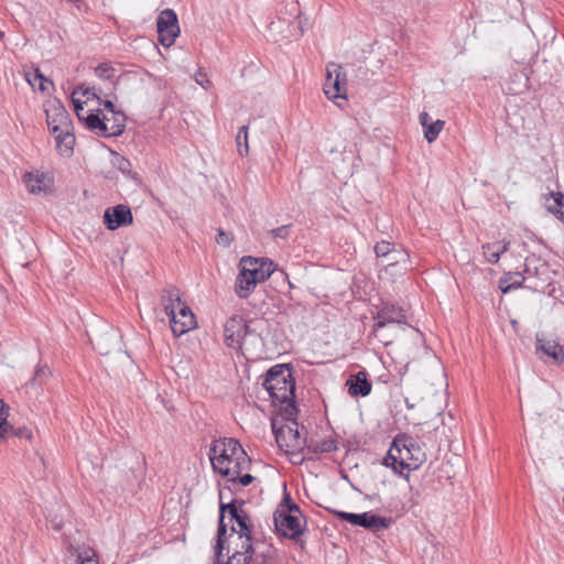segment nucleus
I'll return each mask as SVG.
<instances>
[{
	"instance_id": "26",
	"label": "nucleus",
	"mask_w": 564,
	"mask_h": 564,
	"mask_svg": "<svg viewBox=\"0 0 564 564\" xmlns=\"http://www.w3.org/2000/svg\"><path fill=\"white\" fill-rule=\"evenodd\" d=\"M536 350L542 351L544 355L551 357L557 365L564 361L563 348L554 340H546L538 337Z\"/></svg>"
},
{
	"instance_id": "9",
	"label": "nucleus",
	"mask_w": 564,
	"mask_h": 564,
	"mask_svg": "<svg viewBox=\"0 0 564 564\" xmlns=\"http://www.w3.org/2000/svg\"><path fill=\"white\" fill-rule=\"evenodd\" d=\"M159 41L163 46H171L180 34L177 15L174 10L165 9L160 12L156 20Z\"/></svg>"
},
{
	"instance_id": "10",
	"label": "nucleus",
	"mask_w": 564,
	"mask_h": 564,
	"mask_svg": "<svg viewBox=\"0 0 564 564\" xmlns=\"http://www.w3.org/2000/svg\"><path fill=\"white\" fill-rule=\"evenodd\" d=\"M335 514L339 519L352 525L362 527L370 531L387 529L391 523L390 519L371 512L351 513L346 511H336Z\"/></svg>"
},
{
	"instance_id": "35",
	"label": "nucleus",
	"mask_w": 564,
	"mask_h": 564,
	"mask_svg": "<svg viewBox=\"0 0 564 564\" xmlns=\"http://www.w3.org/2000/svg\"><path fill=\"white\" fill-rule=\"evenodd\" d=\"M95 74L102 80H111L116 76V68L111 63H101L95 68Z\"/></svg>"
},
{
	"instance_id": "5",
	"label": "nucleus",
	"mask_w": 564,
	"mask_h": 564,
	"mask_svg": "<svg viewBox=\"0 0 564 564\" xmlns=\"http://www.w3.org/2000/svg\"><path fill=\"white\" fill-rule=\"evenodd\" d=\"M273 402L285 403L293 399L295 383L291 370L284 365L271 367L262 382Z\"/></svg>"
},
{
	"instance_id": "43",
	"label": "nucleus",
	"mask_w": 564,
	"mask_h": 564,
	"mask_svg": "<svg viewBox=\"0 0 564 564\" xmlns=\"http://www.w3.org/2000/svg\"><path fill=\"white\" fill-rule=\"evenodd\" d=\"M195 82L200 85L204 89H209L212 82L207 78V75L202 70H198L195 75Z\"/></svg>"
},
{
	"instance_id": "46",
	"label": "nucleus",
	"mask_w": 564,
	"mask_h": 564,
	"mask_svg": "<svg viewBox=\"0 0 564 564\" xmlns=\"http://www.w3.org/2000/svg\"><path fill=\"white\" fill-rule=\"evenodd\" d=\"M272 235L275 238H285L289 235V227L281 226L272 230Z\"/></svg>"
},
{
	"instance_id": "25",
	"label": "nucleus",
	"mask_w": 564,
	"mask_h": 564,
	"mask_svg": "<svg viewBox=\"0 0 564 564\" xmlns=\"http://www.w3.org/2000/svg\"><path fill=\"white\" fill-rule=\"evenodd\" d=\"M258 283L246 274V270H239L235 280L234 290L239 299H248L254 291Z\"/></svg>"
},
{
	"instance_id": "40",
	"label": "nucleus",
	"mask_w": 564,
	"mask_h": 564,
	"mask_svg": "<svg viewBox=\"0 0 564 564\" xmlns=\"http://www.w3.org/2000/svg\"><path fill=\"white\" fill-rule=\"evenodd\" d=\"M26 77V80L28 83L32 86V87H35L36 83H39V80H42V82H47V78L44 77V75L40 72L39 68L34 69V72H30L25 75Z\"/></svg>"
},
{
	"instance_id": "37",
	"label": "nucleus",
	"mask_w": 564,
	"mask_h": 564,
	"mask_svg": "<svg viewBox=\"0 0 564 564\" xmlns=\"http://www.w3.org/2000/svg\"><path fill=\"white\" fill-rule=\"evenodd\" d=\"M50 376V369L46 366H40L36 368L33 378L31 379L32 384H42Z\"/></svg>"
},
{
	"instance_id": "39",
	"label": "nucleus",
	"mask_w": 564,
	"mask_h": 564,
	"mask_svg": "<svg viewBox=\"0 0 564 564\" xmlns=\"http://www.w3.org/2000/svg\"><path fill=\"white\" fill-rule=\"evenodd\" d=\"M76 90H82V95L87 97V99H97L98 104H101V98L99 96L100 89H96V87L80 86Z\"/></svg>"
},
{
	"instance_id": "29",
	"label": "nucleus",
	"mask_w": 564,
	"mask_h": 564,
	"mask_svg": "<svg viewBox=\"0 0 564 564\" xmlns=\"http://www.w3.org/2000/svg\"><path fill=\"white\" fill-rule=\"evenodd\" d=\"M550 197H545V206L557 219L564 221V194L562 192L549 193Z\"/></svg>"
},
{
	"instance_id": "31",
	"label": "nucleus",
	"mask_w": 564,
	"mask_h": 564,
	"mask_svg": "<svg viewBox=\"0 0 564 564\" xmlns=\"http://www.w3.org/2000/svg\"><path fill=\"white\" fill-rule=\"evenodd\" d=\"M8 416L9 406L0 399V444L10 437V432H13V425L8 421Z\"/></svg>"
},
{
	"instance_id": "2",
	"label": "nucleus",
	"mask_w": 564,
	"mask_h": 564,
	"mask_svg": "<svg viewBox=\"0 0 564 564\" xmlns=\"http://www.w3.org/2000/svg\"><path fill=\"white\" fill-rule=\"evenodd\" d=\"M426 460L425 451L414 441L412 436L399 434L394 437L387 456L384 465L391 467L394 473L403 476V470H415ZM409 480V474L404 475Z\"/></svg>"
},
{
	"instance_id": "8",
	"label": "nucleus",
	"mask_w": 564,
	"mask_h": 564,
	"mask_svg": "<svg viewBox=\"0 0 564 564\" xmlns=\"http://www.w3.org/2000/svg\"><path fill=\"white\" fill-rule=\"evenodd\" d=\"M275 441L286 453L303 451L306 438L299 431L296 421H291L278 430H274Z\"/></svg>"
},
{
	"instance_id": "42",
	"label": "nucleus",
	"mask_w": 564,
	"mask_h": 564,
	"mask_svg": "<svg viewBox=\"0 0 564 564\" xmlns=\"http://www.w3.org/2000/svg\"><path fill=\"white\" fill-rule=\"evenodd\" d=\"M10 436H17L19 438L31 440L32 438V432H31V430H29L25 426L18 427V429L13 427V432H10Z\"/></svg>"
},
{
	"instance_id": "12",
	"label": "nucleus",
	"mask_w": 564,
	"mask_h": 564,
	"mask_svg": "<svg viewBox=\"0 0 564 564\" xmlns=\"http://www.w3.org/2000/svg\"><path fill=\"white\" fill-rule=\"evenodd\" d=\"M248 335L249 326L240 316H232L227 319L224 326L225 343L234 349H241Z\"/></svg>"
},
{
	"instance_id": "20",
	"label": "nucleus",
	"mask_w": 564,
	"mask_h": 564,
	"mask_svg": "<svg viewBox=\"0 0 564 564\" xmlns=\"http://www.w3.org/2000/svg\"><path fill=\"white\" fill-rule=\"evenodd\" d=\"M236 547L231 556L228 557L226 564H248L253 556V546L251 538H245L235 542Z\"/></svg>"
},
{
	"instance_id": "52",
	"label": "nucleus",
	"mask_w": 564,
	"mask_h": 564,
	"mask_svg": "<svg viewBox=\"0 0 564 564\" xmlns=\"http://www.w3.org/2000/svg\"><path fill=\"white\" fill-rule=\"evenodd\" d=\"M291 4L294 7V10H295L297 7V2L291 1Z\"/></svg>"
},
{
	"instance_id": "16",
	"label": "nucleus",
	"mask_w": 564,
	"mask_h": 564,
	"mask_svg": "<svg viewBox=\"0 0 564 564\" xmlns=\"http://www.w3.org/2000/svg\"><path fill=\"white\" fill-rule=\"evenodd\" d=\"M66 564H99L96 551L86 545L69 544L65 553Z\"/></svg>"
},
{
	"instance_id": "23",
	"label": "nucleus",
	"mask_w": 564,
	"mask_h": 564,
	"mask_svg": "<svg viewBox=\"0 0 564 564\" xmlns=\"http://www.w3.org/2000/svg\"><path fill=\"white\" fill-rule=\"evenodd\" d=\"M419 119L424 130V138L429 143L434 142L438 138L441 131L443 130L445 122L440 119L436 121H432L427 112L420 113Z\"/></svg>"
},
{
	"instance_id": "44",
	"label": "nucleus",
	"mask_w": 564,
	"mask_h": 564,
	"mask_svg": "<svg viewBox=\"0 0 564 564\" xmlns=\"http://www.w3.org/2000/svg\"><path fill=\"white\" fill-rule=\"evenodd\" d=\"M514 275L519 279H516V281L512 284H510L506 288L500 286V289L503 293H507L508 291H510L513 288H520L523 284L525 276L522 273H516Z\"/></svg>"
},
{
	"instance_id": "41",
	"label": "nucleus",
	"mask_w": 564,
	"mask_h": 564,
	"mask_svg": "<svg viewBox=\"0 0 564 564\" xmlns=\"http://www.w3.org/2000/svg\"><path fill=\"white\" fill-rule=\"evenodd\" d=\"M113 164L120 170L122 173H129L131 169V163L126 158L117 154L115 156Z\"/></svg>"
},
{
	"instance_id": "51",
	"label": "nucleus",
	"mask_w": 564,
	"mask_h": 564,
	"mask_svg": "<svg viewBox=\"0 0 564 564\" xmlns=\"http://www.w3.org/2000/svg\"><path fill=\"white\" fill-rule=\"evenodd\" d=\"M47 85L53 86V82H52V80H48V79H47V82L39 80V89H40L41 91H46V90H47Z\"/></svg>"
},
{
	"instance_id": "34",
	"label": "nucleus",
	"mask_w": 564,
	"mask_h": 564,
	"mask_svg": "<svg viewBox=\"0 0 564 564\" xmlns=\"http://www.w3.org/2000/svg\"><path fill=\"white\" fill-rule=\"evenodd\" d=\"M238 153L240 156H247L249 153V144H248V127L242 126L238 134L236 137Z\"/></svg>"
},
{
	"instance_id": "28",
	"label": "nucleus",
	"mask_w": 564,
	"mask_h": 564,
	"mask_svg": "<svg viewBox=\"0 0 564 564\" xmlns=\"http://www.w3.org/2000/svg\"><path fill=\"white\" fill-rule=\"evenodd\" d=\"M404 328H390L388 325L373 324L372 335L384 346L391 345Z\"/></svg>"
},
{
	"instance_id": "24",
	"label": "nucleus",
	"mask_w": 564,
	"mask_h": 564,
	"mask_svg": "<svg viewBox=\"0 0 564 564\" xmlns=\"http://www.w3.org/2000/svg\"><path fill=\"white\" fill-rule=\"evenodd\" d=\"M72 130L73 127L53 133L55 137L56 149L63 156H70L73 154L75 135Z\"/></svg>"
},
{
	"instance_id": "27",
	"label": "nucleus",
	"mask_w": 564,
	"mask_h": 564,
	"mask_svg": "<svg viewBox=\"0 0 564 564\" xmlns=\"http://www.w3.org/2000/svg\"><path fill=\"white\" fill-rule=\"evenodd\" d=\"M509 241H496L482 245V253L489 263H497L502 253L509 249Z\"/></svg>"
},
{
	"instance_id": "13",
	"label": "nucleus",
	"mask_w": 564,
	"mask_h": 564,
	"mask_svg": "<svg viewBox=\"0 0 564 564\" xmlns=\"http://www.w3.org/2000/svg\"><path fill=\"white\" fill-rule=\"evenodd\" d=\"M373 324L388 325L390 328H404L406 316L402 307L383 303L373 316Z\"/></svg>"
},
{
	"instance_id": "14",
	"label": "nucleus",
	"mask_w": 564,
	"mask_h": 564,
	"mask_svg": "<svg viewBox=\"0 0 564 564\" xmlns=\"http://www.w3.org/2000/svg\"><path fill=\"white\" fill-rule=\"evenodd\" d=\"M132 221L131 209L122 204L108 207L104 213V224L108 230H116L121 226L132 224Z\"/></svg>"
},
{
	"instance_id": "19",
	"label": "nucleus",
	"mask_w": 564,
	"mask_h": 564,
	"mask_svg": "<svg viewBox=\"0 0 564 564\" xmlns=\"http://www.w3.org/2000/svg\"><path fill=\"white\" fill-rule=\"evenodd\" d=\"M23 181L29 192L33 194H46L52 187L51 177L44 173H25Z\"/></svg>"
},
{
	"instance_id": "7",
	"label": "nucleus",
	"mask_w": 564,
	"mask_h": 564,
	"mask_svg": "<svg viewBox=\"0 0 564 564\" xmlns=\"http://www.w3.org/2000/svg\"><path fill=\"white\" fill-rule=\"evenodd\" d=\"M323 90L325 96L330 100L347 98V77L340 64H327Z\"/></svg>"
},
{
	"instance_id": "3",
	"label": "nucleus",
	"mask_w": 564,
	"mask_h": 564,
	"mask_svg": "<svg viewBox=\"0 0 564 564\" xmlns=\"http://www.w3.org/2000/svg\"><path fill=\"white\" fill-rule=\"evenodd\" d=\"M161 301L170 318L172 333L176 337L186 334L196 326L195 315L182 301L178 289L174 286L165 289L161 295Z\"/></svg>"
},
{
	"instance_id": "32",
	"label": "nucleus",
	"mask_w": 564,
	"mask_h": 564,
	"mask_svg": "<svg viewBox=\"0 0 564 564\" xmlns=\"http://www.w3.org/2000/svg\"><path fill=\"white\" fill-rule=\"evenodd\" d=\"M102 117H104V120L108 123L107 128L108 127L111 128L112 126H115L117 123L119 126L118 128L121 129L118 133L116 132V134H111V137H119L123 133V131L126 129V121H127V117L123 111H118V112H113V113H104L102 112Z\"/></svg>"
},
{
	"instance_id": "33",
	"label": "nucleus",
	"mask_w": 564,
	"mask_h": 564,
	"mask_svg": "<svg viewBox=\"0 0 564 564\" xmlns=\"http://www.w3.org/2000/svg\"><path fill=\"white\" fill-rule=\"evenodd\" d=\"M545 263L541 262L534 254L525 258L523 274L527 276H538L540 269H545Z\"/></svg>"
},
{
	"instance_id": "1",
	"label": "nucleus",
	"mask_w": 564,
	"mask_h": 564,
	"mask_svg": "<svg viewBox=\"0 0 564 564\" xmlns=\"http://www.w3.org/2000/svg\"><path fill=\"white\" fill-rule=\"evenodd\" d=\"M213 469L232 480L243 470L250 468L251 460L235 438H220L213 442L209 449Z\"/></svg>"
},
{
	"instance_id": "47",
	"label": "nucleus",
	"mask_w": 564,
	"mask_h": 564,
	"mask_svg": "<svg viewBox=\"0 0 564 564\" xmlns=\"http://www.w3.org/2000/svg\"><path fill=\"white\" fill-rule=\"evenodd\" d=\"M270 557L264 554H256L252 556V560L249 561V564H269Z\"/></svg>"
},
{
	"instance_id": "11",
	"label": "nucleus",
	"mask_w": 564,
	"mask_h": 564,
	"mask_svg": "<svg viewBox=\"0 0 564 564\" xmlns=\"http://www.w3.org/2000/svg\"><path fill=\"white\" fill-rule=\"evenodd\" d=\"M239 270H246V274L259 284L271 276L275 267L269 259L242 257L239 261Z\"/></svg>"
},
{
	"instance_id": "22",
	"label": "nucleus",
	"mask_w": 564,
	"mask_h": 564,
	"mask_svg": "<svg viewBox=\"0 0 564 564\" xmlns=\"http://www.w3.org/2000/svg\"><path fill=\"white\" fill-rule=\"evenodd\" d=\"M348 392L354 395L367 397L371 392V383L366 371H359L347 380Z\"/></svg>"
},
{
	"instance_id": "38",
	"label": "nucleus",
	"mask_w": 564,
	"mask_h": 564,
	"mask_svg": "<svg viewBox=\"0 0 564 564\" xmlns=\"http://www.w3.org/2000/svg\"><path fill=\"white\" fill-rule=\"evenodd\" d=\"M234 240V236L225 231L224 229H218L216 235V242L221 247H229L231 241Z\"/></svg>"
},
{
	"instance_id": "50",
	"label": "nucleus",
	"mask_w": 564,
	"mask_h": 564,
	"mask_svg": "<svg viewBox=\"0 0 564 564\" xmlns=\"http://www.w3.org/2000/svg\"><path fill=\"white\" fill-rule=\"evenodd\" d=\"M296 19H297L299 29H300L301 33H303L305 28H308L307 18H303V15L299 13L296 15Z\"/></svg>"
},
{
	"instance_id": "30",
	"label": "nucleus",
	"mask_w": 564,
	"mask_h": 564,
	"mask_svg": "<svg viewBox=\"0 0 564 564\" xmlns=\"http://www.w3.org/2000/svg\"><path fill=\"white\" fill-rule=\"evenodd\" d=\"M306 447L307 452L311 454H324V453H332L337 451V443L333 438H324L321 441H316L311 438L310 441L306 440V444L304 448Z\"/></svg>"
},
{
	"instance_id": "45",
	"label": "nucleus",
	"mask_w": 564,
	"mask_h": 564,
	"mask_svg": "<svg viewBox=\"0 0 564 564\" xmlns=\"http://www.w3.org/2000/svg\"><path fill=\"white\" fill-rule=\"evenodd\" d=\"M252 480H253V476H251L250 474H245V475L239 474L238 477L232 479L231 481L232 482L238 481L242 486H248L252 482Z\"/></svg>"
},
{
	"instance_id": "48",
	"label": "nucleus",
	"mask_w": 564,
	"mask_h": 564,
	"mask_svg": "<svg viewBox=\"0 0 564 564\" xmlns=\"http://www.w3.org/2000/svg\"><path fill=\"white\" fill-rule=\"evenodd\" d=\"M100 106H104V108L107 110V113H113V112H118L119 110L116 109L113 102L109 99L107 100H102L101 99V104H99Z\"/></svg>"
},
{
	"instance_id": "53",
	"label": "nucleus",
	"mask_w": 564,
	"mask_h": 564,
	"mask_svg": "<svg viewBox=\"0 0 564 564\" xmlns=\"http://www.w3.org/2000/svg\"><path fill=\"white\" fill-rule=\"evenodd\" d=\"M54 529L58 531V530H61V525L56 524V525H54Z\"/></svg>"
},
{
	"instance_id": "21",
	"label": "nucleus",
	"mask_w": 564,
	"mask_h": 564,
	"mask_svg": "<svg viewBox=\"0 0 564 564\" xmlns=\"http://www.w3.org/2000/svg\"><path fill=\"white\" fill-rule=\"evenodd\" d=\"M236 547L231 556L228 557L226 564H248L253 556V546L251 538H245L235 542Z\"/></svg>"
},
{
	"instance_id": "17",
	"label": "nucleus",
	"mask_w": 564,
	"mask_h": 564,
	"mask_svg": "<svg viewBox=\"0 0 564 564\" xmlns=\"http://www.w3.org/2000/svg\"><path fill=\"white\" fill-rule=\"evenodd\" d=\"M80 120L85 121L86 127L90 131L104 138H111V134H116V132L118 133L121 130L118 128L119 126L117 123L111 128H107L108 123L104 120L102 111L100 109L88 113L85 118L82 117Z\"/></svg>"
},
{
	"instance_id": "15",
	"label": "nucleus",
	"mask_w": 564,
	"mask_h": 564,
	"mask_svg": "<svg viewBox=\"0 0 564 564\" xmlns=\"http://www.w3.org/2000/svg\"><path fill=\"white\" fill-rule=\"evenodd\" d=\"M45 113L46 122L52 133L73 127L68 112L59 102L51 105L45 110Z\"/></svg>"
},
{
	"instance_id": "4",
	"label": "nucleus",
	"mask_w": 564,
	"mask_h": 564,
	"mask_svg": "<svg viewBox=\"0 0 564 564\" xmlns=\"http://www.w3.org/2000/svg\"><path fill=\"white\" fill-rule=\"evenodd\" d=\"M228 511L230 521H235L237 529L235 525L231 527L230 538H235L236 541H241L245 538H251V531L249 527V517L243 510H238L235 505V501H231L227 505L220 503L219 507V523H218V539L216 545V555L217 558L223 556V550L225 549V538L227 533V527L225 524V512Z\"/></svg>"
},
{
	"instance_id": "6",
	"label": "nucleus",
	"mask_w": 564,
	"mask_h": 564,
	"mask_svg": "<svg viewBox=\"0 0 564 564\" xmlns=\"http://www.w3.org/2000/svg\"><path fill=\"white\" fill-rule=\"evenodd\" d=\"M284 501L286 505L281 503L273 513L275 531L285 538L296 539L303 533L302 512L289 496L284 498Z\"/></svg>"
},
{
	"instance_id": "49",
	"label": "nucleus",
	"mask_w": 564,
	"mask_h": 564,
	"mask_svg": "<svg viewBox=\"0 0 564 564\" xmlns=\"http://www.w3.org/2000/svg\"><path fill=\"white\" fill-rule=\"evenodd\" d=\"M75 94H77V90H75V91L73 93V96H74ZM73 104H74V108H75V110H76L77 117H78L79 119H82L80 111H83V110H84L83 102H82L80 100L75 99V98L73 97Z\"/></svg>"
},
{
	"instance_id": "36",
	"label": "nucleus",
	"mask_w": 564,
	"mask_h": 564,
	"mask_svg": "<svg viewBox=\"0 0 564 564\" xmlns=\"http://www.w3.org/2000/svg\"><path fill=\"white\" fill-rule=\"evenodd\" d=\"M394 247V243L387 240H381L376 243L375 253L378 258H388Z\"/></svg>"
},
{
	"instance_id": "18",
	"label": "nucleus",
	"mask_w": 564,
	"mask_h": 564,
	"mask_svg": "<svg viewBox=\"0 0 564 564\" xmlns=\"http://www.w3.org/2000/svg\"><path fill=\"white\" fill-rule=\"evenodd\" d=\"M387 259L384 272L388 274H403L408 270L409 253L403 249H394Z\"/></svg>"
}]
</instances>
